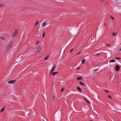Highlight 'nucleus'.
I'll return each mask as SVG.
<instances>
[{
	"label": "nucleus",
	"instance_id": "4be33fe9",
	"mask_svg": "<svg viewBox=\"0 0 121 121\" xmlns=\"http://www.w3.org/2000/svg\"><path fill=\"white\" fill-rule=\"evenodd\" d=\"M44 35H45V32H44L43 33V38H44Z\"/></svg>",
	"mask_w": 121,
	"mask_h": 121
},
{
	"label": "nucleus",
	"instance_id": "bb28decb",
	"mask_svg": "<svg viewBox=\"0 0 121 121\" xmlns=\"http://www.w3.org/2000/svg\"><path fill=\"white\" fill-rule=\"evenodd\" d=\"M39 42V41L37 42L36 43V45H37L38 44Z\"/></svg>",
	"mask_w": 121,
	"mask_h": 121
},
{
	"label": "nucleus",
	"instance_id": "2eb2a0df",
	"mask_svg": "<svg viewBox=\"0 0 121 121\" xmlns=\"http://www.w3.org/2000/svg\"><path fill=\"white\" fill-rule=\"evenodd\" d=\"M82 79V78L81 77H78L77 78V80H81Z\"/></svg>",
	"mask_w": 121,
	"mask_h": 121
},
{
	"label": "nucleus",
	"instance_id": "7c9ffc66",
	"mask_svg": "<svg viewBox=\"0 0 121 121\" xmlns=\"http://www.w3.org/2000/svg\"><path fill=\"white\" fill-rule=\"evenodd\" d=\"M80 52H79V53H78L77 54V55H79L80 53Z\"/></svg>",
	"mask_w": 121,
	"mask_h": 121
},
{
	"label": "nucleus",
	"instance_id": "c756f323",
	"mask_svg": "<svg viewBox=\"0 0 121 121\" xmlns=\"http://www.w3.org/2000/svg\"><path fill=\"white\" fill-rule=\"evenodd\" d=\"M105 91L107 92H108V91L105 90Z\"/></svg>",
	"mask_w": 121,
	"mask_h": 121
},
{
	"label": "nucleus",
	"instance_id": "e433bc0d",
	"mask_svg": "<svg viewBox=\"0 0 121 121\" xmlns=\"http://www.w3.org/2000/svg\"><path fill=\"white\" fill-rule=\"evenodd\" d=\"M92 121V120H91V121Z\"/></svg>",
	"mask_w": 121,
	"mask_h": 121
},
{
	"label": "nucleus",
	"instance_id": "9d476101",
	"mask_svg": "<svg viewBox=\"0 0 121 121\" xmlns=\"http://www.w3.org/2000/svg\"><path fill=\"white\" fill-rule=\"evenodd\" d=\"M46 23L45 22H44L42 26L43 27H44L46 25Z\"/></svg>",
	"mask_w": 121,
	"mask_h": 121
},
{
	"label": "nucleus",
	"instance_id": "f257e3e1",
	"mask_svg": "<svg viewBox=\"0 0 121 121\" xmlns=\"http://www.w3.org/2000/svg\"><path fill=\"white\" fill-rule=\"evenodd\" d=\"M13 44V41H11L9 43L8 45V47H7V48L8 49H9L10 48H11V46H12Z\"/></svg>",
	"mask_w": 121,
	"mask_h": 121
},
{
	"label": "nucleus",
	"instance_id": "f8f14e48",
	"mask_svg": "<svg viewBox=\"0 0 121 121\" xmlns=\"http://www.w3.org/2000/svg\"><path fill=\"white\" fill-rule=\"evenodd\" d=\"M77 88L78 89V90L79 91H81V89L79 87H77Z\"/></svg>",
	"mask_w": 121,
	"mask_h": 121
},
{
	"label": "nucleus",
	"instance_id": "4c0bfd02",
	"mask_svg": "<svg viewBox=\"0 0 121 121\" xmlns=\"http://www.w3.org/2000/svg\"><path fill=\"white\" fill-rule=\"evenodd\" d=\"M106 25V24H105V26Z\"/></svg>",
	"mask_w": 121,
	"mask_h": 121
},
{
	"label": "nucleus",
	"instance_id": "aec40b11",
	"mask_svg": "<svg viewBox=\"0 0 121 121\" xmlns=\"http://www.w3.org/2000/svg\"><path fill=\"white\" fill-rule=\"evenodd\" d=\"M85 61V60L84 59H83V60H82V63H83Z\"/></svg>",
	"mask_w": 121,
	"mask_h": 121
},
{
	"label": "nucleus",
	"instance_id": "f03ea898",
	"mask_svg": "<svg viewBox=\"0 0 121 121\" xmlns=\"http://www.w3.org/2000/svg\"><path fill=\"white\" fill-rule=\"evenodd\" d=\"M120 69V68L118 65H117L115 67V70L116 71H119Z\"/></svg>",
	"mask_w": 121,
	"mask_h": 121
},
{
	"label": "nucleus",
	"instance_id": "6e6552de",
	"mask_svg": "<svg viewBox=\"0 0 121 121\" xmlns=\"http://www.w3.org/2000/svg\"><path fill=\"white\" fill-rule=\"evenodd\" d=\"M17 30H16L15 31V32L13 34V37H14L17 34Z\"/></svg>",
	"mask_w": 121,
	"mask_h": 121
},
{
	"label": "nucleus",
	"instance_id": "5701e85b",
	"mask_svg": "<svg viewBox=\"0 0 121 121\" xmlns=\"http://www.w3.org/2000/svg\"><path fill=\"white\" fill-rule=\"evenodd\" d=\"M115 59H121V58L119 57H116L115 58Z\"/></svg>",
	"mask_w": 121,
	"mask_h": 121
},
{
	"label": "nucleus",
	"instance_id": "20e7f679",
	"mask_svg": "<svg viewBox=\"0 0 121 121\" xmlns=\"http://www.w3.org/2000/svg\"><path fill=\"white\" fill-rule=\"evenodd\" d=\"M15 82V80H12L9 81L8 82L9 84H13Z\"/></svg>",
	"mask_w": 121,
	"mask_h": 121
},
{
	"label": "nucleus",
	"instance_id": "b1692460",
	"mask_svg": "<svg viewBox=\"0 0 121 121\" xmlns=\"http://www.w3.org/2000/svg\"><path fill=\"white\" fill-rule=\"evenodd\" d=\"M64 90V89L63 88H62V89L61 90V92H62Z\"/></svg>",
	"mask_w": 121,
	"mask_h": 121
},
{
	"label": "nucleus",
	"instance_id": "f704fd0d",
	"mask_svg": "<svg viewBox=\"0 0 121 121\" xmlns=\"http://www.w3.org/2000/svg\"><path fill=\"white\" fill-rule=\"evenodd\" d=\"M85 100H86V102L88 103V101L86 99H85Z\"/></svg>",
	"mask_w": 121,
	"mask_h": 121
},
{
	"label": "nucleus",
	"instance_id": "72a5a7b5",
	"mask_svg": "<svg viewBox=\"0 0 121 121\" xmlns=\"http://www.w3.org/2000/svg\"><path fill=\"white\" fill-rule=\"evenodd\" d=\"M73 50V49H72L71 51H70V52H71Z\"/></svg>",
	"mask_w": 121,
	"mask_h": 121
},
{
	"label": "nucleus",
	"instance_id": "c9c22d12",
	"mask_svg": "<svg viewBox=\"0 0 121 121\" xmlns=\"http://www.w3.org/2000/svg\"><path fill=\"white\" fill-rule=\"evenodd\" d=\"M120 51H121V48L120 49Z\"/></svg>",
	"mask_w": 121,
	"mask_h": 121
},
{
	"label": "nucleus",
	"instance_id": "6ab92c4d",
	"mask_svg": "<svg viewBox=\"0 0 121 121\" xmlns=\"http://www.w3.org/2000/svg\"><path fill=\"white\" fill-rule=\"evenodd\" d=\"M48 57H49V56H47L45 58V59H44V60H47V59L48 58Z\"/></svg>",
	"mask_w": 121,
	"mask_h": 121
},
{
	"label": "nucleus",
	"instance_id": "cd10ccee",
	"mask_svg": "<svg viewBox=\"0 0 121 121\" xmlns=\"http://www.w3.org/2000/svg\"><path fill=\"white\" fill-rule=\"evenodd\" d=\"M3 6V4H0V8Z\"/></svg>",
	"mask_w": 121,
	"mask_h": 121
},
{
	"label": "nucleus",
	"instance_id": "a878e982",
	"mask_svg": "<svg viewBox=\"0 0 121 121\" xmlns=\"http://www.w3.org/2000/svg\"><path fill=\"white\" fill-rule=\"evenodd\" d=\"M80 69V67H78L76 69L79 70Z\"/></svg>",
	"mask_w": 121,
	"mask_h": 121
},
{
	"label": "nucleus",
	"instance_id": "4468645a",
	"mask_svg": "<svg viewBox=\"0 0 121 121\" xmlns=\"http://www.w3.org/2000/svg\"><path fill=\"white\" fill-rule=\"evenodd\" d=\"M79 83L81 85H82L83 86H84V84L81 82H80Z\"/></svg>",
	"mask_w": 121,
	"mask_h": 121
},
{
	"label": "nucleus",
	"instance_id": "0eeeda50",
	"mask_svg": "<svg viewBox=\"0 0 121 121\" xmlns=\"http://www.w3.org/2000/svg\"><path fill=\"white\" fill-rule=\"evenodd\" d=\"M41 33L40 32H39L37 34V36L38 37H41Z\"/></svg>",
	"mask_w": 121,
	"mask_h": 121
},
{
	"label": "nucleus",
	"instance_id": "393cba45",
	"mask_svg": "<svg viewBox=\"0 0 121 121\" xmlns=\"http://www.w3.org/2000/svg\"><path fill=\"white\" fill-rule=\"evenodd\" d=\"M106 46H108L109 47H110L111 46V45L109 44H108L106 45Z\"/></svg>",
	"mask_w": 121,
	"mask_h": 121
},
{
	"label": "nucleus",
	"instance_id": "39448f33",
	"mask_svg": "<svg viewBox=\"0 0 121 121\" xmlns=\"http://www.w3.org/2000/svg\"><path fill=\"white\" fill-rule=\"evenodd\" d=\"M95 43V41L94 40V39H92L90 41V43L91 44H93Z\"/></svg>",
	"mask_w": 121,
	"mask_h": 121
},
{
	"label": "nucleus",
	"instance_id": "1a4fd4ad",
	"mask_svg": "<svg viewBox=\"0 0 121 121\" xmlns=\"http://www.w3.org/2000/svg\"><path fill=\"white\" fill-rule=\"evenodd\" d=\"M52 100L53 101H54V100L55 99V96L54 95H53L52 97Z\"/></svg>",
	"mask_w": 121,
	"mask_h": 121
},
{
	"label": "nucleus",
	"instance_id": "a211bd4d",
	"mask_svg": "<svg viewBox=\"0 0 121 121\" xmlns=\"http://www.w3.org/2000/svg\"><path fill=\"white\" fill-rule=\"evenodd\" d=\"M38 23H39V21H37V22H36L35 24V26H36L38 24Z\"/></svg>",
	"mask_w": 121,
	"mask_h": 121
},
{
	"label": "nucleus",
	"instance_id": "423d86ee",
	"mask_svg": "<svg viewBox=\"0 0 121 121\" xmlns=\"http://www.w3.org/2000/svg\"><path fill=\"white\" fill-rule=\"evenodd\" d=\"M55 65H54L52 67V68L51 70V74L52 73V72H53V71H54V69H55Z\"/></svg>",
	"mask_w": 121,
	"mask_h": 121
},
{
	"label": "nucleus",
	"instance_id": "2f4dec72",
	"mask_svg": "<svg viewBox=\"0 0 121 121\" xmlns=\"http://www.w3.org/2000/svg\"><path fill=\"white\" fill-rule=\"evenodd\" d=\"M111 17V19H114L113 18V17Z\"/></svg>",
	"mask_w": 121,
	"mask_h": 121
},
{
	"label": "nucleus",
	"instance_id": "c85d7f7f",
	"mask_svg": "<svg viewBox=\"0 0 121 121\" xmlns=\"http://www.w3.org/2000/svg\"><path fill=\"white\" fill-rule=\"evenodd\" d=\"M1 39H2L4 40V38H3V37H1Z\"/></svg>",
	"mask_w": 121,
	"mask_h": 121
},
{
	"label": "nucleus",
	"instance_id": "ddd939ff",
	"mask_svg": "<svg viewBox=\"0 0 121 121\" xmlns=\"http://www.w3.org/2000/svg\"><path fill=\"white\" fill-rule=\"evenodd\" d=\"M5 109L4 108H2L0 110V112L3 111Z\"/></svg>",
	"mask_w": 121,
	"mask_h": 121
},
{
	"label": "nucleus",
	"instance_id": "9b49d317",
	"mask_svg": "<svg viewBox=\"0 0 121 121\" xmlns=\"http://www.w3.org/2000/svg\"><path fill=\"white\" fill-rule=\"evenodd\" d=\"M57 72H53L52 73V75L54 76L56 74H57Z\"/></svg>",
	"mask_w": 121,
	"mask_h": 121
},
{
	"label": "nucleus",
	"instance_id": "412c9836",
	"mask_svg": "<svg viewBox=\"0 0 121 121\" xmlns=\"http://www.w3.org/2000/svg\"><path fill=\"white\" fill-rule=\"evenodd\" d=\"M108 97L110 98L111 99L112 98V97L111 96H110L109 95H108Z\"/></svg>",
	"mask_w": 121,
	"mask_h": 121
},
{
	"label": "nucleus",
	"instance_id": "f3484780",
	"mask_svg": "<svg viewBox=\"0 0 121 121\" xmlns=\"http://www.w3.org/2000/svg\"><path fill=\"white\" fill-rule=\"evenodd\" d=\"M116 33H112V35L113 36H114L116 35Z\"/></svg>",
	"mask_w": 121,
	"mask_h": 121
},
{
	"label": "nucleus",
	"instance_id": "473e14b6",
	"mask_svg": "<svg viewBox=\"0 0 121 121\" xmlns=\"http://www.w3.org/2000/svg\"><path fill=\"white\" fill-rule=\"evenodd\" d=\"M100 0L101 2H103L104 0Z\"/></svg>",
	"mask_w": 121,
	"mask_h": 121
},
{
	"label": "nucleus",
	"instance_id": "7ed1b4c3",
	"mask_svg": "<svg viewBox=\"0 0 121 121\" xmlns=\"http://www.w3.org/2000/svg\"><path fill=\"white\" fill-rule=\"evenodd\" d=\"M42 47L41 46H39L37 49V52H39L41 49Z\"/></svg>",
	"mask_w": 121,
	"mask_h": 121
},
{
	"label": "nucleus",
	"instance_id": "dca6fc26",
	"mask_svg": "<svg viewBox=\"0 0 121 121\" xmlns=\"http://www.w3.org/2000/svg\"><path fill=\"white\" fill-rule=\"evenodd\" d=\"M115 60H111L109 61L110 62H115Z\"/></svg>",
	"mask_w": 121,
	"mask_h": 121
}]
</instances>
